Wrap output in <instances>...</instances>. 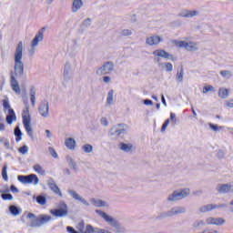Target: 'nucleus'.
<instances>
[{"label":"nucleus","mask_w":233,"mask_h":233,"mask_svg":"<svg viewBox=\"0 0 233 233\" xmlns=\"http://www.w3.org/2000/svg\"><path fill=\"white\" fill-rule=\"evenodd\" d=\"M25 65L23 64V42H19L15 52V76H23Z\"/></svg>","instance_id":"nucleus-1"},{"label":"nucleus","mask_w":233,"mask_h":233,"mask_svg":"<svg viewBox=\"0 0 233 233\" xmlns=\"http://www.w3.org/2000/svg\"><path fill=\"white\" fill-rule=\"evenodd\" d=\"M1 103H2V106H4V112L8 113V115L5 116V121L7 125H12V123H14L15 121H17L15 111L12 109L8 96H5L4 99H2Z\"/></svg>","instance_id":"nucleus-2"},{"label":"nucleus","mask_w":233,"mask_h":233,"mask_svg":"<svg viewBox=\"0 0 233 233\" xmlns=\"http://www.w3.org/2000/svg\"><path fill=\"white\" fill-rule=\"evenodd\" d=\"M27 218H28V219H32V218H34V219L30 223V227L32 228H34L35 227H41L46 223H49V221H52V217L49 215H45V214L40 215L37 218H35V215L34 213H28Z\"/></svg>","instance_id":"nucleus-3"},{"label":"nucleus","mask_w":233,"mask_h":233,"mask_svg":"<svg viewBox=\"0 0 233 233\" xmlns=\"http://www.w3.org/2000/svg\"><path fill=\"white\" fill-rule=\"evenodd\" d=\"M22 119L25 132L28 134V136L32 137L34 131L32 130V126L30 125V109L28 108V106L23 110Z\"/></svg>","instance_id":"nucleus-4"},{"label":"nucleus","mask_w":233,"mask_h":233,"mask_svg":"<svg viewBox=\"0 0 233 233\" xmlns=\"http://www.w3.org/2000/svg\"><path fill=\"white\" fill-rule=\"evenodd\" d=\"M172 43L173 45H176L177 48H185L186 50H188V52L198 50V43L196 42L173 40Z\"/></svg>","instance_id":"nucleus-5"},{"label":"nucleus","mask_w":233,"mask_h":233,"mask_svg":"<svg viewBox=\"0 0 233 233\" xmlns=\"http://www.w3.org/2000/svg\"><path fill=\"white\" fill-rule=\"evenodd\" d=\"M18 181H20V183H23L24 185H37L39 183V177H37V175L35 174H31L28 176H23L20 175L17 177Z\"/></svg>","instance_id":"nucleus-6"},{"label":"nucleus","mask_w":233,"mask_h":233,"mask_svg":"<svg viewBox=\"0 0 233 233\" xmlns=\"http://www.w3.org/2000/svg\"><path fill=\"white\" fill-rule=\"evenodd\" d=\"M96 214L100 218H103V219H105L106 223H109L111 227H114L115 228H119V222H117V220H116L114 218L108 216V214H106V212L101 210H96Z\"/></svg>","instance_id":"nucleus-7"},{"label":"nucleus","mask_w":233,"mask_h":233,"mask_svg":"<svg viewBox=\"0 0 233 233\" xmlns=\"http://www.w3.org/2000/svg\"><path fill=\"white\" fill-rule=\"evenodd\" d=\"M114 70V63L106 62L96 70L97 76H107Z\"/></svg>","instance_id":"nucleus-8"},{"label":"nucleus","mask_w":233,"mask_h":233,"mask_svg":"<svg viewBox=\"0 0 233 233\" xmlns=\"http://www.w3.org/2000/svg\"><path fill=\"white\" fill-rule=\"evenodd\" d=\"M190 194V189H183L180 192L175 191L171 196L168 197V201H179V199H183V198H187Z\"/></svg>","instance_id":"nucleus-9"},{"label":"nucleus","mask_w":233,"mask_h":233,"mask_svg":"<svg viewBox=\"0 0 233 233\" xmlns=\"http://www.w3.org/2000/svg\"><path fill=\"white\" fill-rule=\"evenodd\" d=\"M50 214L55 218H65V216L68 215V207L66 204H63L61 208L51 209Z\"/></svg>","instance_id":"nucleus-10"},{"label":"nucleus","mask_w":233,"mask_h":233,"mask_svg":"<svg viewBox=\"0 0 233 233\" xmlns=\"http://www.w3.org/2000/svg\"><path fill=\"white\" fill-rule=\"evenodd\" d=\"M153 56L155 57H163L164 59H170L171 61H176V56L168 54V52L163 50V49H157L153 52Z\"/></svg>","instance_id":"nucleus-11"},{"label":"nucleus","mask_w":233,"mask_h":233,"mask_svg":"<svg viewBox=\"0 0 233 233\" xmlns=\"http://www.w3.org/2000/svg\"><path fill=\"white\" fill-rule=\"evenodd\" d=\"M225 205H216V204H208L199 208V212L205 214L207 212H212V210H216V208H222Z\"/></svg>","instance_id":"nucleus-12"},{"label":"nucleus","mask_w":233,"mask_h":233,"mask_svg":"<svg viewBox=\"0 0 233 233\" xmlns=\"http://www.w3.org/2000/svg\"><path fill=\"white\" fill-rule=\"evenodd\" d=\"M45 30L46 28L43 27L41 30L38 31V33L35 35V38L31 42V46L34 48L35 46H37L39 45V41H43L45 37Z\"/></svg>","instance_id":"nucleus-13"},{"label":"nucleus","mask_w":233,"mask_h":233,"mask_svg":"<svg viewBox=\"0 0 233 233\" xmlns=\"http://www.w3.org/2000/svg\"><path fill=\"white\" fill-rule=\"evenodd\" d=\"M48 102H43L39 106V114L43 116V117H47L48 116Z\"/></svg>","instance_id":"nucleus-14"},{"label":"nucleus","mask_w":233,"mask_h":233,"mask_svg":"<svg viewBox=\"0 0 233 233\" xmlns=\"http://www.w3.org/2000/svg\"><path fill=\"white\" fill-rule=\"evenodd\" d=\"M160 41H161L160 36L154 35V36L147 37V40H146V43L149 46H154V45H159Z\"/></svg>","instance_id":"nucleus-15"},{"label":"nucleus","mask_w":233,"mask_h":233,"mask_svg":"<svg viewBox=\"0 0 233 233\" xmlns=\"http://www.w3.org/2000/svg\"><path fill=\"white\" fill-rule=\"evenodd\" d=\"M11 87L15 94H21V87L19 86V82L15 80V76H11Z\"/></svg>","instance_id":"nucleus-16"},{"label":"nucleus","mask_w":233,"mask_h":233,"mask_svg":"<svg viewBox=\"0 0 233 233\" xmlns=\"http://www.w3.org/2000/svg\"><path fill=\"white\" fill-rule=\"evenodd\" d=\"M231 190V184H221L218 187V191L220 192V194H228V192H230Z\"/></svg>","instance_id":"nucleus-17"},{"label":"nucleus","mask_w":233,"mask_h":233,"mask_svg":"<svg viewBox=\"0 0 233 233\" xmlns=\"http://www.w3.org/2000/svg\"><path fill=\"white\" fill-rule=\"evenodd\" d=\"M170 121H174V123H176V114L170 113V117L167 118L161 127V132H165V130H167V127H168Z\"/></svg>","instance_id":"nucleus-18"},{"label":"nucleus","mask_w":233,"mask_h":233,"mask_svg":"<svg viewBox=\"0 0 233 233\" xmlns=\"http://www.w3.org/2000/svg\"><path fill=\"white\" fill-rule=\"evenodd\" d=\"M5 192H10V189L7 188L6 190H0V193H2L1 198L4 201H12L14 199V196L10 193H5Z\"/></svg>","instance_id":"nucleus-19"},{"label":"nucleus","mask_w":233,"mask_h":233,"mask_svg":"<svg viewBox=\"0 0 233 233\" xmlns=\"http://www.w3.org/2000/svg\"><path fill=\"white\" fill-rule=\"evenodd\" d=\"M229 92H230V89L220 87L218 89V97H220V99H227V97H228L229 96Z\"/></svg>","instance_id":"nucleus-20"},{"label":"nucleus","mask_w":233,"mask_h":233,"mask_svg":"<svg viewBox=\"0 0 233 233\" xmlns=\"http://www.w3.org/2000/svg\"><path fill=\"white\" fill-rule=\"evenodd\" d=\"M208 225H223L225 220L223 218H209L207 219Z\"/></svg>","instance_id":"nucleus-21"},{"label":"nucleus","mask_w":233,"mask_h":233,"mask_svg":"<svg viewBox=\"0 0 233 233\" xmlns=\"http://www.w3.org/2000/svg\"><path fill=\"white\" fill-rule=\"evenodd\" d=\"M33 170H35V172H36V174H39L40 176H45V174H46L45 168H43V167L39 164H35V166H33Z\"/></svg>","instance_id":"nucleus-22"},{"label":"nucleus","mask_w":233,"mask_h":233,"mask_svg":"<svg viewBox=\"0 0 233 233\" xmlns=\"http://www.w3.org/2000/svg\"><path fill=\"white\" fill-rule=\"evenodd\" d=\"M66 147L69 150H74V148H76V140L74 138L66 139Z\"/></svg>","instance_id":"nucleus-23"},{"label":"nucleus","mask_w":233,"mask_h":233,"mask_svg":"<svg viewBox=\"0 0 233 233\" xmlns=\"http://www.w3.org/2000/svg\"><path fill=\"white\" fill-rule=\"evenodd\" d=\"M49 188L55 192V194H57V196H60V198L63 197V193H61V189H59V187L56 185V183H51L49 185Z\"/></svg>","instance_id":"nucleus-24"},{"label":"nucleus","mask_w":233,"mask_h":233,"mask_svg":"<svg viewBox=\"0 0 233 233\" xmlns=\"http://www.w3.org/2000/svg\"><path fill=\"white\" fill-rule=\"evenodd\" d=\"M81 6H83V1L74 0L73 7H72L73 12H77V10H79V8H81Z\"/></svg>","instance_id":"nucleus-25"},{"label":"nucleus","mask_w":233,"mask_h":233,"mask_svg":"<svg viewBox=\"0 0 233 233\" xmlns=\"http://www.w3.org/2000/svg\"><path fill=\"white\" fill-rule=\"evenodd\" d=\"M132 147L131 144L120 143V150H123L124 152H130Z\"/></svg>","instance_id":"nucleus-26"},{"label":"nucleus","mask_w":233,"mask_h":233,"mask_svg":"<svg viewBox=\"0 0 233 233\" xmlns=\"http://www.w3.org/2000/svg\"><path fill=\"white\" fill-rule=\"evenodd\" d=\"M9 211L13 216H19L21 214V210L15 206H10Z\"/></svg>","instance_id":"nucleus-27"},{"label":"nucleus","mask_w":233,"mask_h":233,"mask_svg":"<svg viewBox=\"0 0 233 233\" xmlns=\"http://www.w3.org/2000/svg\"><path fill=\"white\" fill-rule=\"evenodd\" d=\"M114 102V90H110L107 94L106 103L107 105H112Z\"/></svg>","instance_id":"nucleus-28"},{"label":"nucleus","mask_w":233,"mask_h":233,"mask_svg":"<svg viewBox=\"0 0 233 233\" xmlns=\"http://www.w3.org/2000/svg\"><path fill=\"white\" fill-rule=\"evenodd\" d=\"M185 74V71L183 69V67L180 68L179 71L177 72V81H179V83L183 82V76Z\"/></svg>","instance_id":"nucleus-29"},{"label":"nucleus","mask_w":233,"mask_h":233,"mask_svg":"<svg viewBox=\"0 0 233 233\" xmlns=\"http://www.w3.org/2000/svg\"><path fill=\"white\" fill-rule=\"evenodd\" d=\"M8 167L4 166L2 168V177L4 181H8V173H7Z\"/></svg>","instance_id":"nucleus-30"},{"label":"nucleus","mask_w":233,"mask_h":233,"mask_svg":"<svg viewBox=\"0 0 233 233\" xmlns=\"http://www.w3.org/2000/svg\"><path fill=\"white\" fill-rule=\"evenodd\" d=\"M123 132H125V129H117L116 127H113L111 129L112 136H121V134H123Z\"/></svg>","instance_id":"nucleus-31"},{"label":"nucleus","mask_w":233,"mask_h":233,"mask_svg":"<svg viewBox=\"0 0 233 233\" xmlns=\"http://www.w3.org/2000/svg\"><path fill=\"white\" fill-rule=\"evenodd\" d=\"M36 203H38V205H46V198L44 196L36 197Z\"/></svg>","instance_id":"nucleus-32"},{"label":"nucleus","mask_w":233,"mask_h":233,"mask_svg":"<svg viewBox=\"0 0 233 233\" xmlns=\"http://www.w3.org/2000/svg\"><path fill=\"white\" fill-rule=\"evenodd\" d=\"M30 96H31V103L34 106V105H35V87L31 88Z\"/></svg>","instance_id":"nucleus-33"},{"label":"nucleus","mask_w":233,"mask_h":233,"mask_svg":"<svg viewBox=\"0 0 233 233\" xmlns=\"http://www.w3.org/2000/svg\"><path fill=\"white\" fill-rule=\"evenodd\" d=\"M83 150L86 154H90V152H92V150H94V147L90 144H86L83 146Z\"/></svg>","instance_id":"nucleus-34"},{"label":"nucleus","mask_w":233,"mask_h":233,"mask_svg":"<svg viewBox=\"0 0 233 233\" xmlns=\"http://www.w3.org/2000/svg\"><path fill=\"white\" fill-rule=\"evenodd\" d=\"M15 136H16L15 141H21V136H23V134L21 133V129H19V127L15 128Z\"/></svg>","instance_id":"nucleus-35"},{"label":"nucleus","mask_w":233,"mask_h":233,"mask_svg":"<svg viewBox=\"0 0 233 233\" xmlns=\"http://www.w3.org/2000/svg\"><path fill=\"white\" fill-rule=\"evenodd\" d=\"M195 15H198V11H186L183 17H194Z\"/></svg>","instance_id":"nucleus-36"},{"label":"nucleus","mask_w":233,"mask_h":233,"mask_svg":"<svg viewBox=\"0 0 233 233\" xmlns=\"http://www.w3.org/2000/svg\"><path fill=\"white\" fill-rule=\"evenodd\" d=\"M202 92H203L204 94H207L208 92H214V86H212L211 85L205 86L203 87Z\"/></svg>","instance_id":"nucleus-37"},{"label":"nucleus","mask_w":233,"mask_h":233,"mask_svg":"<svg viewBox=\"0 0 233 233\" xmlns=\"http://www.w3.org/2000/svg\"><path fill=\"white\" fill-rule=\"evenodd\" d=\"M48 150H49V154L52 156V157H55V159H57L58 156H57V152H56V149H54V147H49Z\"/></svg>","instance_id":"nucleus-38"},{"label":"nucleus","mask_w":233,"mask_h":233,"mask_svg":"<svg viewBox=\"0 0 233 233\" xmlns=\"http://www.w3.org/2000/svg\"><path fill=\"white\" fill-rule=\"evenodd\" d=\"M209 127L211 130H214V132H218V130H221L223 128L222 127H218V125L209 124Z\"/></svg>","instance_id":"nucleus-39"},{"label":"nucleus","mask_w":233,"mask_h":233,"mask_svg":"<svg viewBox=\"0 0 233 233\" xmlns=\"http://www.w3.org/2000/svg\"><path fill=\"white\" fill-rule=\"evenodd\" d=\"M18 152H20V154H23V155L26 154L28 152V147L23 146L19 147Z\"/></svg>","instance_id":"nucleus-40"},{"label":"nucleus","mask_w":233,"mask_h":233,"mask_svg":"<svg viewBox=\"0 0 233 233\" xmlns=\"http://www.w3.org/2000/svg\"><path fill=\"white\" fill-rule=\"evenodd\" d=\"M167 72H172L174 70V66H172L171 63H166L165 64Z\"/></svg>","instance_id":"nucleus-41"},{"label":"nucleus","mask_w":233,"mask_h":233,"mask_svg":"<svg viewBox=\"0 0 233 233\" xmlns=\"http://www.w3.org/2000/svg\"><path fill=\"white\" fill-rule=\"evenodd\" d=\"M96 207H106V202L103 200H97L95 202Z\"/></svg>","instance_id":"nucleus-42"},{"label":"nucleus","mask_w":233,"mask_h":233,"mask_svg":"<svg viewBox=\"0 0 233 233\" xmlns=\"http://www.w3.org/2000/svg\"><path fill=\"white\" fill-rule=\"evenodd\" d=\"M220 76H222V77H227V76H231V74L228 70H222L220 71Z\"/></svg>","instance_id":"nucleus-43"},{"label":"nucleus","mask_w":233,"mask_h":233,"mask_svg":"<svg viewBox=\"0 0 233 233\" xmlns=\"http://www.w3.org/2000/svg\"><path fill=\"white\" fill-rule=\"evenodd\" d=\"M225 105L228 106V108H233V99L227 100Z\"/></svg>","instance_id":"nucleus-44"},{"label":"nucleus","mask_w":233,"mask_h":233,"mask_svg":"<svg viewBox=\"0 0 233 233\" xmlns=\"http://www.w3.org/2000/svg\"><path fill=\"white\" fill-rule=\"evenodd\" d=\"M122 35H132V31L129 29H124L122 31Z\"/></svg>","instance_id":"nucleus-45"},{"label":"nucleus","mask_w":233,"mask_h":233,"mask_svg":"<svg viewBox=\"0 0 233 233\" xmlns=\"http://www.w3.org/2000/svg\"><path fill=\"white\" fill-rule=\"evenodd\" d=\"M94 232V228L92 226L88 225L86 228V233H93Z\"/></svg>","instance_id":"nucleus-46"},{"label":"nucleus","mask_w":233,"mask_h":233,"mask_svg":"<svg viewBox=\"0 0 233 233\" xmlns=\"http://www.w3.org/2000/svg\"><path fill=\"white\" fill-rule=\"evenodd\" d=\"M71 195L73 196V198H74L75 199H81V198H79V195H78L76 191H71Z\"/></svg>","instance_id":"nucleus-47"},{"label":"nucleus","mask_w":233,"mask_h":233,"mask_svg":"<svg viewBox=\"0 0 233 233\" xmlns=\"http://www.w3.org/2000/svg\"><path fill=\"white\" fill-rule=\"evenodd\" d=\"M10 190L11 192H19V189H17V187H15V186L12 185L10 187Z\"/></svg>","instance_id":"nucleus-48"},{"label":"nucleus","mask_w":233,"mask_h":233,"mask_svg":"<svg viewBox=\"0 0 233 233\" xmlns=\"http://www.w3.org/2000/svg\"><path fill=\"white\" fill-rule=\"evenodd\" d=\"M101 123H102V125L106 127V125H108V120H106V118L104 117V118L101 119Z\"/></svg>","instance_id":"nucleus-49"},{"label":"nucleus","mask_w":233,"mask_h":233,"mask_svg":"<svg viewBox=\"0 0 233 233\" xmlns=\"http://www.w3.org/2000/svg\"><path fill=\"white\" fill-rule=\"evenodd\" d=\"M103 81L104 83H110V76H104Z\"/></svg>","instance_id":"nucleus-50"},{"label":"nucleus","mask_w":233,"mask_h":233,"mask_svg":"<svg viewBox=\"0 0 233 233\" xmlns=\"http://www.w3.org/2000/svg\"><path fill=\"white\" fill-rule=\"evenodd\" d=\"M144 105H147V106L152 105V100H148V99L144 100Z\"/></svg>","instance_id":"nucleus-51"},{"label":"nucleus","mask_w":233,"mask_h":233,"mask_svg":"<svg viewBox=\"0 0 233 233\" xmlns=\"http://www.w3.org/2000/svg\"><path fill=\"white\" fill-rule=\"evenodd\" d=\"M0 130L3 131L5 130V125L0 122Z\"/></svg>","instance_id":"nucleus-52"},{"label":"nucleus","mask_w":233,"mask_h":233,"mask_svg":"<svg viewBox=\"0 0 233 233\" xmlns=\"http://www.w3.org/2000/svg\"><path fill=\"white\" fill-rule=\"evenodd\" d=\"M46 134H47V137H50V136H51V133H50V130H46Z\"/></svg>","instance_id":"nucleus-53"},{"label":"nucleus","mask_w":233,"mask_h":233,"mask_svg":"<svg viewBox=\"0 0 233 233\" xmlns=\"http://www.w3.org/2000/svg\"><path fill=\"white\" fill-rule=\"evenodd\" d=\"M200 225H203V221H200L198 224H195V227H199Z\"/></svg>","instance_id":"nucleus-54"},{"label":"nucleus","mask_w":233,"mask_h":233,"mask_svg":"<svg viewBox=\"0 0 233 233\" xmlns=\"http://www.w3.org/2000/svg\"><path fill=\"white\" fill-rule=\"evenodd\" d=\"M162 102L164 103V105H166L165 97L164 96H162Z\"/></svg>","instance_id":"nucleus-55"},{"label":"nucleus","mask_w":233,"mask_h":233,"mask_svg":"<svg viewBox=\"0 0 233 233\" xmlns=\"http://www.w3.org/2000/svg\"><path fill=\"white\" fill-rule=\"evenodd\" d=\"M86 21H90V18H87L86 20H85V23H86Z\"/></svg>","instance_id":"nucleus-56"},{"label":"nucleus","mask_w":233,"mask_h":233,"mask_svg":"<svg viewBox=\"0 0 233 233\" xmlns=\"http://www.w3.org/2000/svg\"><path fill=\"white\" fill-rule=\"evenodd\" d=\"M178 212H181V211H175V214H178Z\"/></svg>","instance_id":"nucleus-57"},{"label":"nucleus","mask_w":233,"mask_h":233,"mask_svg":"<svg viewBox=\"0 0 233 233\" xmlns=\"http://www.w3.org/2000/svg\"><path fill=\"white\" fill-rule=\"evenodd\" d=\"M118 127H123V125L119 124Z\"/></svg>","instance_id":"nucleus-58"}]
</instances>
